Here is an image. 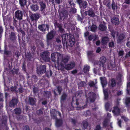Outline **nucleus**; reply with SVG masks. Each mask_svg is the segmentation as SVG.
I'll list each match as a JSON object with an SVG mask.
<instances>
[{
	"instance_id": "39",
	"label": "nucleus",
	"mask_w": 130,
	"mask_h": 130,
	"mask_svg": "<svg viewBox=\"0 0 130 130\" xmlns=\"http://www.w3.org/2000/svg\"><path fill=\"white\" fill-rule=\"evenodd\" d=\"M52 72L51 70H48L46 72L45 75L47 77H49L52 76Z\"/></svg>"
},
{
	"instance_id": "63",
	"label": "nucleus",
	"mask_w": 130,
	"mask_h": 130,
	"mask_svg": "<svg viewBox=\"0 0 130 130\" xmlns=\"http://www.w3.org/2000/svg\"><path fill=\"white\" fill-rule=\"evenodd\" d=\"M18 91H17V93L18 92H19V93L20 94L22 93L24 91V89H23L22 87H20L18 89Z\"/></svg>"
},
{
	"instance_id": "52",
	"label": "nucleus",
	"mask_w": 130,
	"mask_h": 130,
	"mask_svg": "<svg viewBox=\"0 0 130 130\" xmlns=\"http://www.w3.org/2000/svg\"><path fill=\"white\" fill-rule=\"evenodd\" d=\"M39 91L38 88L34 87L33 89V91L34 94H36Z\"/></svg>"
},
{
	"instance_id": "20",
	"label": "nucleus",
	"mask_w": 130,
	"mask_h": 130,
	"mask_svg": "<svg viewBox=\"0 0 130 130\" xmlns=\"http://www.w3.org/2000/svg\"><path fill=\"white\" fill-rule=\"evenodd\" d=\"M109 38L107 37H103L102 38L101 43L104 45H105L109 41Z\"/></svg>"
},
{
	"instance_id": "8",
	"label": "nucleus",
	"mask_w": 130,
	"mask_h": 130,
	"mask_svg": "<svg viewBox=\"0 0 130 130\" xmlns=\"http://www.w3.org/2000/svg\"><path fill=\"white\" fill-rule=\"evenodd\" d=\"M30 17L31 21L35 22L33 25L36 24L37 21L40 18V14L37 13L32 14L30 15Z\"/></svg>"
},
{
	"instance_id": "60",
	"label": "nucleus",
	"mask_w": 130,
	"mask_h": 130,
	"mask_svg": "<svg viewBox=\"0 0 130 130\" xmlns=\"http://www.w3.org/2000/svg\"><path fill=\"white\" fill-rule=\"evenodd\" d=\"M110 106L109 104L108 103H106L105 105V107L106 110H108L109 109V107Z\"/></svg>"
},
{
	"instance_id": "26",
	"label": "nucleus",
	"mask_w": 130,
	"mask_h": 130,
	"mask_svg": "<svg viewBox=\"0 0 130 130\" xmlns=\"http://www.w3.org/2000/svg\"><path fill=\"white\" fill-rule=\"evenodd\" d=\"M16 104V99H12L10 101L9 103V106L11 107H14Z\"/></svg>"
},
{
	"instance_id": "14",
	"label": "nucleus",
	"mask_w": 130,
	"mask_h": 130,
	"mask_svg": "<svg viewBox=\"0 0 130 130\" xmlns=\"http://www.w3.org/2000/svg\"><path fill=\"white\" fill-rule=\"evenodd\" d=\"M38 28L40 31L42 32H44L46 31V29L47 30H49V25L47 24L46 25L42 24L39 25Z\"/></svg>"
},
{
	"instance_id": "57",
	"label": "nucleus",
	"mask_w": 130,
	"mask_h": 130,
	"mask_svg": "<svg viewBox=\"0 0 130 130\" xmlns=\"http://www.w3.org/2000/svg\"><path fill=\"white\" fill-rule=\"evenodd\" d=\"M16 47L15 46L13 47L12 48V50L13 52V55H16Z\"/></svg>"
},
{
	"instance_id": "64",
	"label": "nucleus",
	"mask_w": 130,
	"mask_h": 130,
	"mask_svg": "<svg viewBox=\"0 0 130 130\" xmlns=\"http://www.w3.org/2000/svg\"><path fill=\"white\" fill-rule=\"evenodd\" d=\"M29 127L28 125H26L23 128V130H29Z\"/></svg>"
},
{
	"instance_id": "45",
	"label": "nucleus",
	"mask_w": 130,
	"mask_h": 130,
	"mask_svg": "<svg viewBox=\"0 0 130 130\" xmlns=\"http://www.w3.org/2000/svg\"><path fill=\"white\" fill-rule=\"evenodd\" d=\"M91 113L90 110H87L86 111H85L84 113V115L86 117H87L90 115Z\"/></svg>"
},
{
	"instance_id": "3",
	"label": "nucleus",
	"mask_w": 130,
	"mask_h": 130,
	"mask_svg": "<svg viewBox=\"0 0 130 130\" xmlns=\"http://www.w3.org/2000/svg\"><path fill=\"white\" fill-rule=\"evenodd\" d=\"M62 57V55L59 53L54 52L51 54V58L52 61L54 63L56 62V59L57 58V65H59V61H60L61 58ZM55 65L56 66V64H55Z\"/></svg>"
},
{
	"instance_id": "21",
	"label": "nucleus",
	"mask_w": 130,
	"mask_h": 130,
	"mask_svg": "<svg viewBox=\"0 0 130 130\" xmlns=\"http://www.w3.org/2000/svg\"><path fill=\"white\" fill-rule=\"evenodd\" d=\"M101 83L103 88L107 85V81L106 78L105 77H100Z\"/></svg>"
},
{
	"instance_id": "23",
	"label": "nucleus",
	"mask_w": 130,
	"mask_h": 130,
	"mask_svg": "<svg viewBox=\"0 0 130 130\" xmlns=\"http://www.w3.org/2000/svg\"><path fill=\"white\" fill-rule=\"evenodd\" d=\"M30 7L32 11H36L39 9V7L37 4H32L30 6Z\"/></svg>"
},
{
	"instance_id": "9",
	"label": "nucleus",
	"mask_w": 130,
	"mask_h": 130,
	"mask_svg": "<svg viewBox=\"0 0 130 130\" xmlns=\"http://www.w3.org/2000/svg\"><path fill=\"white\" fill-rule=\"evenodd\" d=\"M46 67L44 65L40 66L39 67H37V73L39 75L42 74L46 72Z\"/></svg>"
},
{
	"instance_id": "16",
	"label": "nucleus",
	"mask_w": 130,
	"mask_h": 130,
	"mask_svg": "<svg viewBox=\"0 0 130 130\" xmlns=\"http://www.w3.org/2000/svg\"><path fill=\"white\" fill-rule=\"evenodd\" d=\"M85 13L90 17L94 18L95 16V14L93 11L92 9H90L88 11H86Z\"/></svg>"
},
{
	"instance_id": "13",
	"label": "nucleus",
	"mask_w": 130,
	"mask_h": 130,
	"mask_svg": "<svg viewBox=\"0 0 130 130\" xmlns=\"http://www.w3.org/2000/svg\"><path fill=\"white\" fill-rule=\"evenodd\" d=\"M88 99L90 102H94L96 98V94L93 92H90L88 93Z\"/></svg>"
},
{
	"instance_id": "10",
	"label": "nucleus",
	"mask_w": 130,
	"mask_h": 130,
	"mask_svg": "<svg viewBox=\"0 0 130 130\" xmlns=\"http://www.w3.org/2000/svg\"><path fill=\"white\" fill-rule=\"evenodd\" d=\"M76 2L81 10L84 9L86 8L87 3L86 1L83 0H76Z\"/></svg>"
},
{
	"instance_id": "51",
	"label": "nucleus",
	"mask_w": 130,
	"mask_h": 130,
	"mask_svg": "<svg viewBox=\"0 0 130 130\" xmlns=\"http://www.w3.org/2000/svg\"><path fill=\"white\" fill-rule=\"evenodd\" d=\"M36 47L35 46H33L31 47V52L34 54L35 53Z\"/></svg>"
},
{
	"instance_id": "42",
	"label": "nucleus",
	"mask_w": 130,
	"mask_h": 130,
	"mask_svg": "<svg viewBox=\"0 0 130 130\" xmlns=\"http://www.w3.org/2000/svg\"><path fill=\"white\" fill-rule=\"evenodd\" d=\"M125 104L126 106L128 107L130 105V98H126Z\"/></svg>"
},
{
	"instance_id": "59",
	"label": "nucleus",
	"mask_w": 130,
	"mask_h": 130,
	"mask_svg": "<svg viewBox=\"0 0 130 130\" xmlns=\"http://www.w3.org/2000/svg\"><path fill=\"white\" fill-rule=\"evenodd\" d=\"M37 113L38 115H41L43 114V112L41 109H40L37 111Z\"/></svg>"
},
{
	"instance_id": "56",
	"label": "nucleus",
	"mask_w": 130,
	"mask_h": 130,
	"mask_svg": "<svg viewBox=\"0 0 130 130\" xmlns=\"http://www.w3.org/2000/svg\"><path fill=\"white\" fill-rule=\"evenodd\" d=\"M104 98L106 100L107 99L108 97V93L107 91H104Z\"/></svg>"
},
{
	"instance_id": "2",
	"label": "nucleus",
	"mask_w": 130,
	"mask_h": 130,
	"mask_svg": "<svg viewBox=\"0 0 130 130\" xmlns=\"http://www.w3.org/2000/svg\"><path fill=\"white\" fill-rule=\"evenodd\" d=\"M70 57L68 55H66L63 57L62 55V57L61 58L60 61H59V65H57V66L58 69H61L62 70L64 68V65L68 62Z\"/></svg>"
},
{
	"instance_id": "17",
	"label": "nucleus",
	"mask_w": 130,
	"mask_h": 130,
	"mask_svg": "<svg viewBox=\"0 0 130 130\" xmlns=\"http://www.w3.org/2000/svg\"><path fill=\"white\" fill-rule=\"evenodd\" d=\"M63 124V121L61 119H57L56 120L55 125L56 127H59L61 126Z\"/></svg>"
},
{
	"instance_id": "29",
	"label": "nucleus",
	"mask_w": 130,
	"mask_h": 130,
	"mask_svg": "<svg viewBox=\"0 0 130 130\" xmlns=\"http://www.w3.org/2000/svg\"><path fill=\"white\" fill-rule=\"evenodd\" d=\"M55 27L57 26V27L59 28V31L61 33L63 32L64 29L62 28V26L61 25L57 23H56L55 24Z\"/></svg>"
},
{
	"instance_id": "40",
	"label": "nucleus",
	"mask_w": 130,
	"mask_h": 130,
	"mask_svg": "<svg viewBox=\"0 0 130 130\" xmlns=\"http://www.w3.org/2000/svg\"><path fill=\"white\" fill-rule=\"evenodd\" d=\"M90 67L88 66H86L84 67L83 70V71L85 73H86L89 71Z\"/></svg>"
},
{
	"instance_id": "41",
	"label": "nucleus",
	"mask_w": 130,
	"mask_h": 130,
	"mask_svg": "<svg viewBox=\"0 0 130 130\" xmlns=\"http://www.w3.org/2000/svg\"><path fill=\"white\" fill-rule=\"evenodd\" d=\"M51 116L53 119L56 120L57 119V114L54 112H51Z\"/></svg>"
},
{
	"instance_id": "25",
	"label": "nucleus",
	"mask_w": 130,
	"mask_h": 130,
	"mask_svg": "<svg viewBox=\"0 0 130 130\" xmlns=\"http://www.w3.org/2000/svg\"><path fill=\"white\" fill-rule=\"evenodd\" d=\"M125 38V35L123 34H120L119 36L118 39L117 40L118 42L119 43L122 42Z\"/></svg>"
},
{
	"instance_id": "37",
	"label": "nucleus",
	"mask_w": 130,
	"mask_h": 130,
	"mask_svg": "<svg viewBox=\"0 0 130 130\" xmlns=\"http://www.w3.org/2000/svg\"><path fill=\"white\" fill-rule=\"evenodd\" d=\"M83 91L82 90L77 91L76 93V95L77 97H81L83 94Z\"/></svg>"
},
{
	"instance_id": "55",
	"label": "nucleus",
	"mask_w": 130,
	"mask_h": 130,
	"mask_svg": "<svg viewBox=\"0 0 130 130\" xmlns=\"http://www.w3.org/2000/svg\"><path fill=\"white\" fill-rule=\"evenodd\" d=\"M68 3L71 7H75V4L73 2L72 0H70L68 1Z\"/></svg>"
},
{
	"instance_id": "54",
	"label": "nucleus",
	"mask_w": 130,
	"mask_h": 130,
	"mask_svg": "<svg viewBox=\"0 0 130 130\" xmlns=\"http://www.w3.org/2000/svg\"><path fill=\"white\" fill-rule=\"evenodd\" d=\"M85 84V83L84 82H80L78 84L79 87H84Z\"/></svg>"
},
{
	"instance_id": "35",
	"label": "nucleus",
	"mask_w": 130,
	"mask_h": 130,
	"mask_svg": "<svg viewBox=\"0 0 130 130\" xmlns=\"http://www.w3.org/2000/svg\"><path fill=\"white\" fill-rule=\"evenodd\" d=\"M97 28V26L93 24L90 27V30L92 31L95 32L96 31Z\"/></svg>"
},
{
	"instance_id": "5",
	"label": "nucleus",
	"mask_w": 130,
	"mask_h": 130,
	"mask_svg": "<svg viewBox=\"0 0 130 130\" xmlns=\"http://www.w3.org/2000/svg\"><path fill=\"white\" fill-rule=\"evenodd\" d=\"M55 34L53 30L48 32L46 35V41L47 45H49L51 44L52 39L54 37Z\"/></svg>"
},
{
	"instance_id": "46",
	"label": "nucleus",
	"mask_w": 130,
	"mask_h": 130,
	"mask_svg": "<svg viewBox=\"0 0 130 130\" xmlns=\"http://www.w3.org/2000/svg\"><path fill=\"white\" fill-rule=\"evenodd\" d=\"M117 5L115 4V2L113 1L111 4L112 9L113 10H115L116 7L117 8Z\"/></svg>"
},
{
	"instance_id": "38",
	"label": "nucleus",
	"mask_w": 130,
	"mask_h": 130,
	"mask_svg": "<svg viewBox=\"0 0 130 130\" xmlns=\"http://www.w3.org/2000/svg\"><path fill=\"white\" fill-rule=\"evenodd\" d=\"M25 57L29 61L31 59L32 55L30 52H27V53L25 54Z\"/></svg>"
},
{
	"instance_id": "28",
	"label": "nucleus",
	"mask_w": 130,
	"mask_h": 130,
	"mask_svg": "<svg viewBox=\"0 0 130 130\" xmlns=\"http://www.w3.org/2000/svg\"><path fill=\"white\" fill-rule=\"evenodd\" d=\"M99 28L101 31H105L106 30L107 27L104 25L101 24L99 26Z\"/></svg>"
},
{
	"instance_id": "22",
	"label": "nucleus",
	"mask_w": 130,
	"mask_h": 130,
	"mask_svg": "<svg viewBox=\"0 0 130 130\" xmlns=\"http://www.w3.org/2000/svg\"><path fill=\"white\" fill-rule=\"evenodd\" d=\"M106 59L104 56H102L100 58V63L99 65L100 66H104V63L106 62Z\"/></svg>"
},
{
	"instance_id": "33",
	"label": "nucleus",
	"mask_w": 130,
	"mask_h": 130,
	"mask_svg": "<svg viewBox=\"0 0 130 130\" xmlns=\"http://www.w3.org/2000/svg\"><path fill=\"white\" fill-rule=\"evenodd\" d=\"M9 37L10 40L13 41L15 40V34L14 32H11Z\"/></svg>"
},
{
	"instance_id": "31",
	"label": "nucleus",
	"mask_w": 130,
	"mask_h": 130,
	"mask_svg": "<svg viewBox=\"0 0 130 130\" xmlns=\"http://www.w3.org/2000/svg\"><path fill=\"white\" fill-rule=\"evenodd\" d=\"M19 3L22 7H24L26 5L27 0H19Z\"/></svg>"
},
{
	"instance_id": "1",
	"label": "nucleus",
	"mask_w": 130,
	"mask_h": 130,
	"mask_svg": "<svg viewBox=\"0 0 130 130\" xmlns=\"http://www.w3.org/2000/svg\"><path fill=\"white\" fill-rule=\"evenodd\" d=\"M61 37L62 42L63 44L66 43L67 45L72 47L74 44L75 39L72 35L64 34L62 35Z\"/></svg>"
},
{
	"instance_id": "53",
	"label": "nucleus",
	"mask_w": 130,
	"mask_h": 130,
	"mask_svg": "<svg viewBox=\"0 0 130 130\" xmlns=\"http://www.w3.org/2000/svg\"><path fill=\"white\" fill-rule=\"evenodd\" d=\"M70 12L72 13H75L76 12V9L75 7L72 8L70 10Z\"/></svg>"
},
{
	"instance_id": "12",
	"label": "nucleus",
	"mask_w": 130,
	"mask_h": 130,
	"mask_svg": "<svg viewBox=\"0 0 130 130\" xmlns=\"http://www.w3.org/2000/svg\"><path fill=\"white\" fill-rule=\"evenodd\" d=\"M79 99L77 98L75 96L73 97L72 98V101L71 103V105L72 106L73 109L75 107H76L79 105Z\"/></svg>"
},
{
	"instance_id": "30",
	"label": "nucleus",
	"mask_w": 130,
	"mask_h": 130,
	"mask_svg": "<svg viewBox=\"0 0 130 130\" xmlns=\"http://www.w3.org/2000/svg\"><path fill=\"white\" fill-rule=\"evenodd\" d=\"M13 12V24L15 27H16V11L14 12V13L13 12Z\"/></svg>"
},
{
	"instance_id": "48",
	"label": "nucleus",
	"mask_w": 130,
	"mask_h": 130,
	"mask_svg": "<svg viewBox=\"0 0 130 130\" xmlns=\"http://www.w3.org/2000/svg\"><path fill=\"white\" fill-rule=\"evenodd\" d=\"M93 55V53L92 52L89 51L88 52L87 56L89 59L91 58Z\"/></svg>"
},
{
	"instance_id": "6",
	"label": "nucleus",
	"mask_w": 130,
	"mask_h": 130,
	"mask_svg": "<svg viewBox=\"0 0 130 130\" xmlns=\"http://www.w3.org/2000/svg\"><path fill=\"white\" fill-rule=\"evenodd\" d=\"M50 53L48 51L43 52L40 54V57L42 60L45 62H49L50 60L49 57Z\"/></svg>"
},
{
	"instance_id": "36",
	"label": "nucleus",
	"mask_w": 130,
	"mask_h": 130,
	"mask_svg": "<svg viewBox=\"0 0 130 130\" xmlns=\"http://www.w3.org/2000/svg\"><path fill=\"white\" fill-rule=\"evenodd\" d=\"M40 10L41 11H43L44 9H45L46 7V5L45 3H43L42 2H40Z\"/></svg>"
},
{
	"instance_id": "18",
	"label": "nucleus",
	"mask_w": 130,
	"mask_h": 130,
	"mask_svg": "<svg viewBox=\"0 0 130 130\" xmlns=\"http://www.w3.org/2000/svg\"><path fill=\"white\" fill-rule=\"evenodd\" d=\"M111 22L115 25H117L120 23L119 19L117 17H114L111 19Z\"/></svg>"
},
{
	"instance_id": "15",
	"label": "nucleus",
	"mask_w": 130,
	"mask_h": 130,
	"mask_svg": "<svg viewBox=\"0 0 130 130\" xmlns=\"http://www.w3.org/2000/svg\"><path fill=\"white\" fill-rule=\"evenodd\" d=\"M67 97V95L65 93H63L60 97V102L61 105L64 103L66 100Z\"/></svg>"
},
{
	"instance_id": "47",
	"label": "nucleus",
	"mask_w": 130,
	"mask_h": 130,
	"mask_svg": "<svg viewBox=\"0 0 130 130\" xmlns=\"http://www.w3.org/2000/svg\"><path fill=\"white\" fill-rule=\"evenodd\" d=\"M57 90L58 91L59 94L60 95L61 94V92L62 90V89L61 86H58L57 87Z\"/></svg>"
},
{
	"instance_id": "19",
	"label": "nucleus",
	"mask_w": 130,
	"mask_h": 130,
	"mask_svg": "<svg viewBox=\"0 0 130 130\" xmlns=\"http://www.w3.org/2000/svg\"><path fill=\"white\" fill-rule=\"evenodd\" d=\"M23 16V11L21 10H17V19L18 20L22 19Z\"/></svg>"
},
{
	"instance_id": "44",
	"label": "nucleus",
	"mask_w": 130,
	"mask_h": 130,
	"mask_svg": "<svg viewBox=\"0 0 130 130\" xmlns=\"http://www.w3.org/2000/svg\"><path fill=\"white\" fill-rule=\"evenodd\" d=\"M102 124L104 127H106L108 124V120L107 119H105L103 122Z\"/></svg>"
},
{
	"instance_id": "50",
	"label": "nucleus",
	"mask_w": 130,
	"mask_h": 130,
	"mask_svg": "<svg viewBox=\"0 0 130 130\" xmlns=\"http://www.w3.org/2000/svg\"><path fill=\"white\" fill-rule=\"evenodd\" d=\"M10 90L12 92H16V86H12L10 88Z\"/></svg>"
},
{
	"instance_id": "27",
	"label": "nucleus",
	"mask_w": 130,
	"mask_h": 130,
	"mask_svg": "<svg viewBox=\"0 0 130 130\" xmlns=\"http://www.w3.org/2000/svg\"><path fill=\"white\" fill-rule=\"evenodd\" d=\"M88 123L87 121L84 120L82 122V128L84 130L87 129L88 125Z\"/></svg>"
},
{
	"instance_id": "4",
	"label": "nucleus",
	"mask_w": 130,
	"mask_h": 130,
	"mask_svg": "<svg viewBox=\"0 0 130 130\" xmlns=\"http://www.w3.org/2000/svg\"><path fill=\"white\" fill-rule=\"evenodd\" d=\"M20 32L22 34V41L20 39L19 34H18L19 43L20 46L24 47L26 45L25 41H26L28 40V38L26 35H25V32L23 30H20Z\"/></svg>"
},
{
	"instance_id": "49",
	"label": "nucleus",
	"mask_w": 130,
	"mask_h": 130,
	"mask_svg": "<svg viewBox=\"0 0 130 130\" xmlns=\"http://www.w3.org/2000/svg\"><path fill=\"white\" fill-rule=\"evenodd\" d=\"M115 45V43L114 41L112 40L111 42H109L108 44V46L109 47H113Z\"/></svg>"
},
{
	"instance_id": "62",
	"label": "nucleus",
	"mask_w": 130,
	"mask_h": 130,
	"mask_svg": "<svg viewBox=\"0 0 130 130\" xmlns=\"http://www.w3.org/2000/svg\"><path fill=\"white\" fill-rule=\"evenodd\" d=\"M3 94L1 92H0V102H3L4 101Z\"/></svg>"
},
{
	"instance_id": "34",
	"label": "nucleus",
	"mask_w": 130,
	"mask_h": 130,
	"mask_svg": "<svg viewBox=\"0 0 130 130\" xmlns=\"http://www.w3.org/2000/svg\"><path fill=\"white\" fill-rule=\"evenodd\" d=\"M29 101L30 104L32 105H34L36 103V101L32 98H29Z\"/></svg>"
},
{
	"instance_id": "43",
	"label": "nucleus",
	"mask_w": 130,
	"mask_h": 130,
	"mask_svg": "<svg viewBox=\"0 0 130 130\" xmlns=\"http://www.w3.org/2000/svg\"><path fill=\"white\" fill-rule=\"evenodd\" d=\"M111 86L112 87H113L115 86L116 85V82L115 79L112 78L111 79Z\"/></svg>"
},
{
	"instance_id": "58",
	"label": "nucleus",
	"mask_w": 130,
	"mask_h": 130,
	"mask_svg": "<svg viewBox=\"0 0 130 130\" xmlns=\"http://www.w3.org/2000/svg\"><path fill=\"white\" fill-rule=\"evenodd\" d=\"M94 130H101V127L100 124L96 126Z\"/></svg>"
},
{
	"instance_id": "24",
	"label": "nucleus",
	"mask_w": 130,
	"mask_h": 130,
	"mask_svg": "<svg viewBox=\"0 0 130 130\" xmlns=\"http://www.w3.org/2000/svg\"><path fill=\"white\" fill-rule=\"evenodd\" d=\"M114 109L112 111V112L116 115H118L120 113V109L117 106L113 107Z\"/></svg>"
},
{
	"instance_id": "61",
	"label": "nucleus",
	"mask_w": 130,
	"mask_h": 130,
	"mask_svg": "<svg viewBox=\"0 0 130 130\" xmlns=\"http://www.w3.org/2000/svg\"><path fill=\"white\" fill-rule=\"evenodd\" d=\"M3 32V28L2 26H0V38H1L2 37V34Z\"/></svg>"
},
{
	"instance_id": "32",
	"label": "nucleus",
	"mask_w": 130,
	"mask_h": 130,
	"mask_svg": "<svg viewBox=\"0 0 130 130\" xmlns=\"http://www.w3.org/2000/svg\"><path fill=\"white\" fill-rule=\"evenodd\" d=\"M51 92L47 91L44 92L43 96H44L48 99L51 96Z\"/></svg>"
},
{
	"instance_id": "7",
	"label": "nucleus",
	"mask_w": 130,
	"mask_h": 130,
	"mask_svg": "<svg viewBox=\"0 0 130 130\" xmlns=\"http://www.w3.org/2000/svg\"><path fill=\"white\" fill-rule=\"evenodd\" d=\"M7 117L4 116H3L2 119L0 120V124H1L3 126V128L5 129V130H8L9 128L7 125Z\"/></svg>"
},
{
	"instance_id": "11",
	"label": "nucleus",
	"mask_w": 130,
	"mask_h": 130,
	"mask_svg": "<svg viewBox=\"0 0 130 130\" xmlns=\"http://www.w3.org/2000/svg\"><path fill=\"white\" fill-rule=\"evenodd\" d=\"M75 64L74 61H71L68 64H66L64 67L67 70H71L75 67Z\"/></svg>"
}]
</instances>
